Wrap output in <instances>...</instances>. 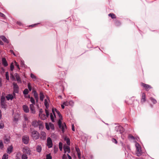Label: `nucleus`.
I'll use <instances>...</instances> for the list:
<instances>
[{
	"instance_id": "5fc2aeb1",
	"label": "nucleus",
	"mask_w": 159,
	"mask_h": 159,
	"mask_svg": "<svg viewBox=\"0 0 159 159\" xmlns=\"http://www.w3.org/2000/svg\"><path fill=\"white\" fill-rule=\"evenodd\" d=\"M43 111L42 109H40L39 110V116H40V115L43 114Z\"/></svg>"
},
{
	"instance_id": "f8f14e48",
	"label": "nucleus",
	"mask_w": 159,
	"mask_h": 159,
	"mask_svg": "<svg viewBox=\"0 0 159 159\" xmlns=\"http://www.w3.org/2000/svg\"><path fill=\"white\" fill-rule=\"evenodd\" d=\"M63 149L65 153H66V152H67L69 153L70 152V148L69 146L64 145L63 147Z\"/></svg>"
},
{
	"instance_id": "6ab92c4d",
	"label": "nucleus",
	"mask_w": 159,
	"mask_h": 159,
	"mask_svg": "<svg viewBox=\"0 0 159 159\" xmlns=\"http://www.w3.org/2000/svg\"><path fill=\"white\" fill-rule=\"evenodd\" d=\"M13 148L12 146H11L7 149V152L9 154H10L12 151Z\"/></svg>"
},
{
	"instance_id": "c85d7f7f",
	"label": "nucleus",
	"mask_w": 159,
	"mask_h": 159,
	"mask_svg": "<svg viewBox=\"0 0 159 159\" xmlns=\"http://www.w3.org/2000/svg\"><path fill=\"white\" fill-rule=\"evenodd\" d=\"M55 111L57 113V114H58V116H59L60 118L62 119V116H61V114L59 112V111H58L56 109H55Z\"/></svg>"
},
{
	"instance_id": "ddd939ff",
	"label": "nucleus",
	"mask_w": 159,
	"mask_h": 159,
	"mask_svg": "<svg viewBox=\"0 0 159 159\" xmlns=\"http://www.w3.org/2000/svg\"><path fill=\"white\" fill-rule=\"evenodd\" d=\"M2 64L4 66L6 67L8 66V63L6 59L5 58H2Z\"/></svg>"
},
{
	"instance_id": "f3484780",
	"label": "nucleus",
	"mask_w": 159,
	"mask_h": 159,
	"mask_svg": "<svg viewBox=\"0 0 159 159\" xmlns=\"http://www.w3.org/2000/svg\"><path fill=\"white\" fill-rule=\"evenodd\" d=\"M30 109L32 113H34L35 112L34 106L33 104L30 105Z\"/></svg>"
},
{
	"instance_id": "ea45409f",
	"label": "nucleus",
	"mask_w": 159,
	"mask_h": 159,
	"mask_svg": "<svg viewBox=\"0 0 159 159\" xmlns=\"http://www.w3.org/2000/svg\"><path fill=\"white\" fill-rule=\"evenodd\" d=\"M134 101V100L133 99V98H130L129 99V103L131 104L133 103Z\"/></svg>"
},
{
	"instance_id": "6e6552de",
	"label": "nucleus",
	"mask_w": 159,
	"mask_h": 159,
	"mask_svg": "<svg viewBox=\"0 0 159 159\" xmlns=\"http://www.w3.org/2000/svg\"><path fill=\"white\" fill-rule=\"evenodd\" d=\"M13 93H18L19 91V87L16 83H14L13 84Z\"/></svg>"
},
{
	"instance_id": "7ed1b4c3",
	"label": "nucleus",
	"mask_w": 159,
	"mask_h": 159,
	"mask_svg": "<svg viewBox=\"0 0 159 159\" xmlns=\"http://www.w3.org/2000/svg\"><path fill=\"white\" fill-rule=\"evenodd\" d=\"M31 136L34 139H37L39 137V133L36 131L34 130L31 132Z\"/></svg>"
},
{
	"instance_id": "a878e982",
	"label": "nucleus",
	"mask_w": 159,
	"mask_h": 159,
	"mask_svg": "<svg viewBox=\"0 0 159 159\" xmlns=\"http://www.w3.org/2000/svg\"><path fill=\"white\" fill-rule=\"evenodd\" d=\"M34 96L36 100V101L38 102L39 100L38 94L36 91H35L34 93Z\"/></svg>"
},
{
	"instance_id": "052dcab7",
	"label": "nucleus",
	"mask_w": 159,
	"mask_h": 159,
	"mask_svg": "<svg viewBox=\"0 0 159 159\" xmlns=\"http://www.w3.org/2000/svg\"><path fill=\"white\" fill-rule=\"evenodd\" d=\"M77 153V155H78V158L79 159H80L81 158L80 152H78Z\"/></svg>"
},
{
	"instance_id": "9d476101",
	"label": "nucleus",
	"mask_w": 159,
	"mask_h": 159,
	"mask_svg": "<svg viewBox=\"0 0 159 159\" xmlns=\"http://www.w3.org/2000/svg\"><path fill=\"white\" fill-rule=\"evenodd\" d=\"M47 145L48 148H51L52 147V140L50 137H48L47 139Z\"/></svg>"
},
{
	"instance_id": "9b49d317",
	"label": "nucleus",
	"mask_w": 159,
	"mask_h": 159,
	"mask_svg": "<svg viewBox=\"0 0 159 159\" xmlns=\"http://www.w3.org/2000/svg\"><path fill=\"white\" fill-rule=\"evenodd\" d=\"M142 97L141 102L142 104L143 103L146 101V97L145 93H142L141 94Z\"/></svg>"
},
{
	"instance_id": "de8ad7c7",
	"label": "nucleus",
	"mask_w": 159,
	"mask_h": 159,
	"mask_svg": "<svg viewBox=\"0 0 159 159\" xmlns=\"http://www.w3.org/2000/svg\"><path fill=\"white\" fill-rule=\"evenodd\" d=\"M46 128L48 130H49L50 129L49 125H48V123H46Z\"/></svg>"
},
{
	"instance_id": "aec40b11",
	"label": "nucleus",
	"mask_w": 159,
	"mask_h": 159,
	"mask_svg": "<svg viewBox=\"0 0 159 159\" xmlns=\"http://www.w3.org/2000/svg\"><path fill=\"white\" fill-rule=\"evenodd\" d=\"M44 105L47 109H48L49 107V104L48 103V100L47 99H45L44 100Z\"/></svg>"
},
{
	"instance_id": "2f4dec72",
	"label": "nucleus",
	"mask_w": 159,
	"mask_h": 159,
	"mask_svg": "<svg viewBox=\"0 0 159 159\" xmlns=\"http://www.w3.org/2000/svg\"><path fill=\"white\" fill-rule=\"evenodd\" d=\"M28 157L25 154H23L21 156V159H27Z\"/></svg>"
},
{
	"instance_id": "bf43d9fd",
	"label": "nucleus",
	"mask_w": 159,
	"mask_h": 159,
	"mask_svg": "<svg viewBox=\"0 0 159 159\" xmlns=\"http://www.w3.org/2000/svg\"><path fill=\"white\" fill-rule=\"evenodd\" d=\"M0 16L4 17L5 16V15L2 13L0 12Z\"/></svg>"
},
{
	"instance_id": "338daca9",
	"label": "nucleus",
	"mask_w": 159,
	"mask_h": 159,
	"mask_svg": "<svg viewBox=\"0 0 159 159\" xmlns=\"http://www.w3.org/2000/svg\"><path fill=\"white\" fill-rule=\"evenodd\" d=\"M67 156H68V158L69 159H72L71 158V157L70 156L69 154H67Z\"/></svg>"
},
{
	"instance_id": "c03bdc74",
	"label": "nucleus",
	"mask_w": 159,
	"mask_h": 159,
	"mask_svg": "<svg viewBox=\"0 0 159 159\" xmlns=\"http://www.w3.org/2000/svg\"><path fill=\"white\" fill-rule=\"evenodd\" d=\"M52 157L50 154H47L46 156V159H52Z\"/></svg>"
},
{
	"instance_id": "4c0bfd02",
	"label": "nucleus",
	"mask_w": 159,
	"mask_h": 159,
	"mask_svg": "<svg viewBox=\"0 0 159 159\" xmlns=\"http://www.w3.org/2000/svg\"><path fill=\"white\" fill-rule=\"evenodd\" d=\"M49 126L51 128L52 130H54V127L53 124H52L51 123H49Z\"/></svg>"
},
{
	"instance_id": "09e8293b",
	"label": "nucleus",
	"mask_w": 159,
	"mask_h": 159,
	"mask_svg": "<svg viewBox=\"0 0 159 159\" xmlns=\"http://www.w3.org/2000/svg\"><path fill=\"white\" fill-rule=\"evenodd\" d=\"M6 79H7V80H9V75H8V72H7L6 73Z\"/></svg>"
},
{
	"instance_id": "cd10ccee",
	"label": "nucleus",
	"mask_w": 159,
	"mask_h": 159,
	"mask_svg": "<svg viewBox=\"0 0 159 159\" xmlns=\"http://www.w3.org/2000/svg\"><path fill=\"white\" fill-rule=\"evenodd\" d=\"M39 117L40 118L43 120H44L47 117L44 114H42L40 115V116H39Z\"/></svg>"
},
{
	"instance_id": "f704fd0d",
	"label": "nucleus",
	"mask_w": 159,
	"mask_h": 159,
	"mask_svg": "<svg viewBox=\"0 0 159 159\" xmlns=\"http://www.w3.org/2000/svg\"><path fill=\"white\" fill-rule=\"evenodd\" d=\"M8 155L7 154H5L3 155L2 159H7L8 158Z\"/></svg>"
},
{
	"instance_id": "5701e85b",
	"label": "nucleus",
	"mask_w": 159,
	"mask_h": 159,
	"mask_svg": "<svg viewBox=\"0 0 159 159\" xmlns=\"http://www.w3.org/2000/svg\"><path fill=\"white\" fill-rule=\"evenodd\" d=\"M4 142L6 143H8L9 141V137L5 136L4 138Z\"/></svg>"
},
{
	"instance_id": "412c9836",
	"label": "nucleus",
	"mask_w": 159,
	"mask_h": 159,
	"mask_svg": "<svg viewBox=\"0 0 159 159\" xmlns=\"http://www.w3.org/2000/svg\"><path fill=\"white\" fill-rule=\"evenodd\" d=\"M1 39L7 43H9V41L8 39L4 36H2L1 37Z\"/></svg>"
},
{
	"instance_id": "39448f33",
	"label": "nucleus",
	"mask_w": 159,
	"mask_h": 159,
	"mask_svg": "<svg viewBox=\"0 0 159 159\" xmlns=\"http://www.w3.org/2000/svg\"><path fill=\"white\" fill-rule=\"evenodd\" d=\"M1 100L2 107L3 108H5L6 107V105L5 98L4 97L2 96Z\"/></svg>"
},
{
	"instance_id": "dca6fc26",
	"label": "nucleus",
	"mask_w": 159,
	"mask_h": 159,
	"mask_svg": "<svg viewBox=\"0 0 159 159\" xmlns=\"http://www.w3.org/2000/svg\"><path fill=\"white\" fill-rule=\"evenodd\" d=\"M23 108L24 111L28 113L29 112V109L28 107L26 105H24L23 106Z\"/></svg>"
},
{
	"instance_id": "a18cd8bd",
	"label": "nucleus",
	"mask_w": 159,
	"mask_h": 159,
	"mask_svg": "<svg viewBox=\"0 0 159 159\" xmlns=\"http://www.w3.org/2000/svg\"><path fill=\"white\" fill-rule=\"evenodd\" d=\"M128 138H129L131 139H132L134 140V137L132 135H131V134H129V135Z\"/></svg>"
},
{
	"instance_id": "c756f323",
	"label": "nucleus",
	"mask_w": 159,
	"mask_h": 159,
	"mask_svg": "<svg viewBox=\"0 0 159 159\" xmlns=\"http://www.w3.org/2000/svg\"><path fill=\"white\" fill-rule=\"evenodd\" d=\"M42 150V148L41 146L38 145L36 147V151L37 152H40Z\"/></svg>"
},
{
	"instance_id": "473e14b6",
	"label": "nucleus",
	"mask_w": 159,
	"mask_h": 159,
	"mask_svg": "<svg viewBox=\"0 0 159 159\" xmlns=\"http://www.w3.org/2000/svg\"><path fill=\"white\" fill-rule=\"evenodd\" d=\"M59 146L60 150L61 151L62 149V143L61 142H60L59 143Z\"/></svg>"
},
{
	"instance_id": "0e129e2a",
	"label": "nucleus",
	"mask_w": 159,
	"mask_h": 159,
	"mask_svg": "<svg viewBox=\"0 0 159 159\" xmlns=\"http://www.w3.org/2000/svg\"><path fill=\"white\" fill-rule=\"evenodd\" d=\"M52 113H53V114L54 115V116L55 117H56V116H55V111H54V110L53 109H52Z\"/></svg>"
},
{
	"instance_id": "7c9ffc66",
	"label": "nucleus",
	"mask_w": 159,
	"mask_h": 159,
	"mask_svg": "<svg viewBox=\"0 0 159 159\" xmlns=\"http://www.w3.org/2000/svg\"><path fill=\"white\" fill-rule=\"evenodd\" d=\"M150 99L154 104H156L157 102L156 100L153 98H150Z\"/></svg>"
},
{
	"instance_id": "3c124183",
	"label": "nucleus",
	"mask_w": 159,
	"mask_h": 159,
	"mask_svg": "<svg viewBox=\"0 0 159 159\" xmlns=\"http://www.w3.org/2000/svg\"><path fill=\"white\" fill-rule=\"evenodd\" d=\"M4 127V124H3L1 122H0V129H3Z\"/></svg>"
},
{
	"instance_id": "2eb2a0df",
	"label": "nucleus",
	"mask_w": 159,
	"mask_h": 159,
	"mask_svg": "<svg viewBox=\"0 0 159 159\" xmlns=\"http://www.w3.org/2000/svg\"><path fill=\"white\" fill-rule=\"evenodd\" d=\"M115 129L117 132H119L120 133H121L123 131V128L121 126H117Z\"/></svg>"
},
{
	"instance_id": "603ef678",
	"label": "nucleus",
	"mask_w": 159,
	"mask_h": 159,
	"mask_svg": "<svg viewBox=\"0 0 159 159\" xmlns=\"http://www.w3.org/2000/svg\"><path fill=\"white\" fill-rule=\"evenodd\" d=\"M112 141L114 143L116 144H117V141L115 139H114V138L112 139Z\"/></svg>"
},
{
	"instance_id": "f03ea898",
	"label": "nucleus",
	"mask_w": 159,
	"mask_h": 159,
	"mask_svg": "<svg viewBox=\"0 0 159 159\" xmlns=\"http://www.w3.org/2000/svg\"><path fill=\"white\" fill-rule=\"evenodd\" d=\"M32 125L35 127L39 126V128L43 127L42 122L41 121L34 120L32 122Z\"/></svg>"
},
{
	"instance_id": "49530a36",
	"label": "nucleus",
	"mask_w": 159,
	"mask_h": 159,
	"mask_svg": "<svg viewBox=\"0 0 159 159\" xmlns=\"http://www.w3.org/2000/svg\"><path fill=\"white\" fill-rule=\"evenodd\" d=\"M50 118L52 121L53 122H54V116L51 113L50 115Z\"/></svg>"
},
{
	"instance_id": "4468645a",
	"label": "nucleus",
	"mask_w": 159,
	"mask_h": 159,
	"mask_svg": "<svg viewBox=\"0 0 159 159\" xmlns=\"http://www.w3.org/2000/svg\"><path fill=\"white\" fill-rule=\"evenodd\" d=\"M64 139L66 142L67 144L68 145H70V139L67 136H65L63 137Z\"/></svg>"
},
{
	"instance_id": "1a4fd4ad",
	"label": "nucleus",
	"mask_w": 159,
	"mask_h": 159,
	"mask_svg": "<svg viewBox=\"0 0 159 159\" xmlns=\"http://www.w3.org/2000/svg\"><path fill=\"white\" fill-rule=\"evenodd\" d=\"M16 94L13 93L12 94H8L6 97L7 99L8 100H12L13 98H15Z\"/></svg>"
},
{
	"instance_id": "4be33fe9",
	"label": "nucleus",
	"mask_w": 159,
	"mask_h": 159,
	"mask_svg": "<svg viewBox=\"0 0 159 159\" xmlns=\"http://www.w3.org/2000/svg\"><path fill=\"white\" fill-rule=\"evenodd\" d=\"M65 128H66V125L65 123H64L62 125H61V128H60L61 129L63 133L64 132V129Z\"/></svg>"
},
{
	"instance_id": "bb28decb",
	"label": "nucleus",
	"mask_w": 159,
	"mask_h": 159,
	"mask_svg": "<svg viewBox=\"0 0 159 159\" xmlns=\"http://www.w3.org/2000/svg\"><path fill=\"white\" fill-rule=\"evenodd\" d=\"M115 24L116 26H119L120 25L121 23L119 21L116 20L115 22Z\"/></svg>"
},
{
	"instance_id": "b1692460",
	"label": "nucleus",
	"mask_w": 159,
	"mask_h": 159,
	"mask_svg": "<svg viewBox=\"0 0 159 159\" xmlns=\"http://www.w3.org/2000/svg\"><path fill=\"white\" fill-rule=\"evenodd\" d=\"M15 76L17 81L19 82L20 81V77L17 73H15Z\"/></svg>"
},
{
	"instance_id": "79ce46f5",
	"label": "nucleus",
	"mask_w": 159,
	"mask_h": 159,
	"mask_svg": "<svg viewBox=\"0 0 159 159\" xmlns=\"http://www.w3.org/2000/svg\"><path fill=\"white\" fill-rule=\"evenodd\" d=\"M70 103V102H68V101H66V102H64L63 103V105H64L65 106H68L69 105Z\"/></svg>"
},
{
	"instance_id": "a19ab883",
	"label": "nucleus",
	"mask_w": 159,
	"mask_h": 159,
	"mask_svg": "<svg viewBox=\"0 0 159 159\" xmlns=\"http://www.w3.org/2000/svg\"><path fill=\"white\" fill-rule=\"evenodd\" d=\"M30 101L32 103V104H35V101L34 100L33 97H31L30 98Z\"/></svg>"
},
{
	"instance_id": "58836bf2",
	"label": "nucleus",
	"mask_w": 159,
	"mask_h": 159,
	"mask_svg": "<svg viewBox=\"0 0 159 159\" xmlns=\"http://www.w3.org/2000/svg\"><path fill=\"white\" fill-rule=\"evenodd\" d=\"M45 111L46 115L47 117H48L49 116V112L47 109H45Z\"/></svg>"
},
{
	"instance_id": "c9c22d12",
	"label": "nucleus",
	"mask_w": 159,
	"mask_h": 159,
	"mask_svg": "<svg viewBox=\"0 0 159 159\" xmlns=\"http://www.w3.org/2000/svg\"><path fill=\"white\" fill-rule=\"evenodd\" d=\"M23 93L24 94H27L29 93V91L27 89H25L23 91Z\"/></svg>"
},
{
	"instance_id": "0eeeda50",
	"label": "nucleus",
	"mask_w": 159,
	"mask_h": 159,
	"mask_svg": "<svg viewBox=\"0 0 159 159\" xmlns=\"http://www.w3.org/2000/svg\"><path fill=\"white\" fill-rule=\"evenodd\" d=\"M141 86L143 87L145 89L146 91H148L150 89L152 88L151 86L148 84H145L143 83H141Z\"/></svg>"
},
{
	"instance_id": "774afa93",
	"label": "nucleus",
	"mask_w": 159,
	"mask_h": 159,
	"mask_svg": "<svg viewBox=\"0 0 159 159\" xmlns=\"http://www.w3.org/2000/svg\"><path fill=\"white\" fill-rule=\"evenodd\" d=\"M24 118L25 120H28V118L27 117L25 116H24Z\"/></svg>"
},
{
	"instance_id": "e433bc0d",
	"label": "nucleus",
	"mask_w": 159,
	"mask_h": 159,
	"mask_svg": "<svg viewBox=\"0 0 159 159\" xmlns=\"http://www.w3.org/2000/svg\"><path fill=\"white\" fill-rule=\"evenodd\" d=\"M14 68V66L13 65V62L11 63L10 65V69L12 71Z\"/></svg>"
},
{
	"instance_id": "f257e3e1",
	"label": "nucleus",
	"mask_w": 159,
	"mask_h": 159,
	"mask_svg": "<svg viewBox=\"0 0 159 159\" xmlns=\"http://www.w3.org/2000/svg\"><path fill=\"white\" fill-rule=\"evenodd\" d=\"M135 147L136 148V154L138 156H140L142 153L141 147L138 143H136L135 144Z\"/></svg>"
},
{
	"instance_id": "864d4df0",
	"label": "nucleus",
	"mask_w": 159,
	"mask_h": 159,
	"mask_svg": "<svg viewBox=\"0 0 159 159\" xmlns=\"http://www.w3.org/2000/svg\"><path fill=\"white\" fill-rule=\"evenodd\" d=\"M31 77L33 79H36V76L32 74H31Z\"/></svg>"
},
{
	"instance_id": "69168bd1",
	"label": "nucleus",
	"mask_w": 159,
	"mask_h": 159,
	"mask_svg": "<svg viewBox=\"0 0 159 159\" xmlns=\"http://www.w3.org/2000/svg\"><path fill=\"white\" fill-rule=\"evenodd\" d=\"M72 130L73 131H75V129H74V126L73 125H72Z\"/></svg>"
},
{
	"instance_id": "680f3d73",
	"label": "nucleus",
	"mask_w": 159,
	"mask_h": 159,
	"mask_svg": "<svg viewBox=\"0 0 159 159\" xmlns=\"http://www.w3.org/2000/svg\"><path fill=\"white\" fill-rule=\"evenodd\" d=\"M41 134L44 137H46V134L44 132H42Z\"/></svg>"
},
{
	"instance_id": "13d9d810",
	"label": "nucleus",
	"mask_w": 159,
	"mask_h": 159,
	"mask_svg": "<svg viewBox=\"0 0 159 159\" xmlns=\"http://www.w3.org/2000/svg\"><path fill=\"white\" fill-rule=\"evenodd\" d=\"M75 149L77 153L80 152V150L78 148L76 147Z\"/></svg>"
},
{
	"instance_id": "8fccbe9b",
	"label": "nucleus",
	"mask_w": 159,
	"mask_h": 159,
	"mask_svg": "<svg viewBox=\"0 0 159 159\" xmlns=\"http://www.w3.org/2000/svg\"><path fill=\"white\" fill-rule=\"evenodd\" d=\"M3 147V145L2 141H0V149H2Z\"/></svg>"
},
{
	"instance_id": "6e6d98bb",
	"label": "nucleus",
	"mask_w": 159,
	"mask_h": 159,
	"mask_svg": "<svg viewBox=\"0 0 159 159\" xmlns=\"http://www.w3.org/2000/svg\"><path fill=\"white\" fill-rule=\"evenodd\" d=\"M62 159H67V157L65 154H64L62 157Z\"/></svg>"
},
{
	"instance_id": "4d7b16f0",
	"label": "nucleus",
	"mask_w": 159,
	"mask_h": 159,
	"mask_svg": "<svg viewBox=\"0 0 159 159\" xmlns=\"http://www.w3.org/2000/svg\"><path fill=\"white\" fill-rule=\"evenodd\" d=\"M15 65L16 66V67L19 69H20V68H19V64H18V63H17V62H16V61H15Z\"/></svg>"
},
{
	"instance_id": "423d86ee",
	"label": "nucleus",
	"mask_w": 159,
	"mask_h": 159,
	"mask_svg": "<svg viewBox=\"0 0 159 159\" xmlns=\"http://www.w3.org/2000/svg\"><path fill=\"white\" fill-rule=\"evenodd\" d=\"M23 151L24 153L29 155H30L31 152V150L27 147H25L23 148Z\"/></svg>"
},
{
	"instance_id": "e2e57ef3",
	"label": "nucleus",
	"mask_w": 159,
	"mask_h": 159,
	"mask_svg": "<svg viewBox=\"0 0 159 159\" xmlns=\"http://www.w3.org/2000/svg\"><path fill=\"white\" fill-rule=\"evenodd\" d=\"M38 24H34V25H30V27L31 26L32 27H34L35 26H36V25H37Z\"/></svg>"
},
{
	"instance_id": "20e7f679",
	"label": "nucleus",
	"mask_w": 159,
	"mask_h": 159,
	"mask_svg": "<svg viewBox=\"0 0 159 159\" xmlns=\"http://www.w3.org/2000/svg\"><path fill=\"white\" fill-rule=\"evenodd\" d=\"M22 140L23 143L25 144L28 143L29 142V137L27 135H24L22 137Z\"/></svg>"
},
{
	"instance_id": "37998d69",
	"label": "nucleus",
	"mask_w": 159,
	"mask_h": 159,
	"mask_svg": "<svg viewBox=\"0 0 159 159\" xmlns=\"http://www.w3.org/2000/svg\"><path fill=\"white\" fill-rule=\"evenodd\" d=\"M28 87L29 91H31L32 89V88L30 84V83H29L28 84Z\"/></svg>"
},
{
	"instance_id": "72a5a7b5",
	"label": "nucleus",
	"mask_w": 159,
	"mask_h": 159,
	"mask_svg": "<svg viewBox=\"0 0 159 159\" xmlns=\"http://www.w3.org/2000/svg\"><path fill=\"white\" fill-rule=\"evenodd\" d=\"M62 119L60 118V119L59 120L58 122V125H59V127L60 128H61V125H62V124H61V120H62Z\"/></svg>"
},
{
	"instance_id": "a211bd4d",
	"label": "nucleus",
	"mask_w": 159,
	"mask_h": 159,
	"mask_svg": "<svg viewBox=\"0 0 159 159\" xmlns=\"http://www.w3.org/2000/svg\"><path fill=\"white\" fill-rule=\"evenodd\" d=\"M40 99L41 101H43L44 98V96L42 92H40L39 93Z\"/></svg>"
},
{
	"instance_id": "393cba45",
	"label": "nucleus",
	"mask_w": 159,
	"mask_h": 159,
	"mask_svg": "<svg viewBox=\"0 0 159 159\" xmlns=\"http://www.w3.org/2000/svg\"><path fill=\"white\" fill-rule=\"evenodd\" d=\"M108 16L111 17L112 19H115L116 18V16L115 14L113 13H110L108 14Z\"/></svg>"
}]
</instances>
